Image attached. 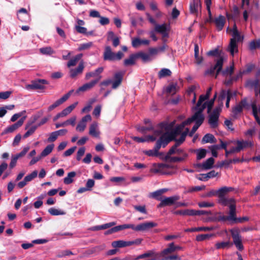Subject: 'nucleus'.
<instances>
[{"label": "nucleus", "mask_w": 260, "mask_h": 260, "mask_svg": "<svg viewBox=\"0 0 260 260\" xmlns=\"http://www.w3.org/2000/svg\"><path fill=\"white\" fill-rule=\"evenodd\" d=\"M214 204L212 202H201L198 203V206L200 208H205V207H211L214 206Z\"/></svg>", "instance_id": "nucleus-63"}, {"label": "nucleus", "mask_w": 260, "mask_h": 260, "mask_svg": "<svg viewBox=\"0 0 260 260\" xmlns=\"http://www.w3.org/2000/svg\"><path fill=\"white\" fill-rule=\"evenodd\" d=\"M149 43V40L146 39L141 40L138 38H133L132 42V46L134 48H137L141 45H148Z\"/></svg>", "instance_id": "nucleus-26"}, {"label": "nucleus", "mask_w": 260, "mask_h": 260, "mask_svg": "<svg viewBox=\"0 0 260 260\" xmlns=\"http://www.w3.org/2000/svg\"><path fill=\"white\" fill-rule=\"evenodd\" d=\"M216 141V139L214 136L210 134H207L205 135L203 139H202V143H215Z\"/></svg>", "instance_id": "nucleus-37"}, {"label": "nucleus", "mask_w": 260, "mask_h": 260, "mask_svg": "<svg viewBox=\"0 0 260 260\" xmlns=\"http://www.w3.org/2000/svg\"><path fill=\"white\" fill-rule=\"evenodd\" d=\"M171 71L166 68L162 69L158 73V76L159 78H164L171 75Z\"/></svg>", "instance_id": "nucleus-45"}, {"label": "nucleus", "mask_w": 260, "mask_h": 260, "mask_svg": "<svg viewBox=\"0 0 260 260\" xmlns=\"http://www.w3.org/2000/svg\"><path fill=\"white\" fill-rule=\"evenodd\" d=\"M235 39H231L229 45L228 46V50L230 52L232 56H234L235 53L238 52V45Z\"/></svg>", "instance_id": "nucleus-25"}, {"label": "nucleus", "mask_w": 260, "mask_h": 260, "mask_svg": "<svg viewBox=\"0 0 260 260\" xmlns=\"http://www.w3.org/2000/svg\"><path fill=\"white\" fill-rule=\"evenodd\" d=\"M204 120V116L203 114H201V112H195L191 117L188 118L186 120L183 121L180 124L177 125L176 127L178 130L177 131L179 134H180L185 126L188 124H190L192 122L195 121L196 123L193 125L191 131L188 133L190 137H192L194 133L200 127V126L202 124Z\"/></svg>", "instance_id": "nucleus-2"}, {"label": "nucleus", "mask_w": 260, "mask_h": 260, "mask_svg": "<svg viewBox=\"0 0 260 260\" xmlns=\"http://www.w3.org/2000/svg\"><path fill=\"white\" fill-rule=\"evenodd\" d=\"M177 85L176 83L170 84L166 88V92L170 94H174L177 91Z\"/></svg>", "instance_id": "nucleus-47"}, {"label": "nucleus", "mask_w": 260, "mask_h": 260, "mask_svg": "<svg viewBox=\"0 0 260 260\" xmlns=\"http://www.w3.org/2000/svg\"><path fill=\"white\" fill-rule=\"evenodd\" d=\"M231 234L233 239V242L236 247L239 250L243 249V246L242 243V238L239 233L240 231L238 229H233L231 230Z\"/></svg>", "instance_id": "nucleus-7"}, {"label": "nucleus", "mask_w": 260, "mask_h": 260, "mask_svg": "<svg viewBox=\"0 0 260 260\" xmlns=\"http://www.w3.org/2000/svg\"><path fill=\"white\" fill-rule=\"evenodd\" d=\"M209 98L206 96V94L203 95L202 94L200 96L199 101L197 104L196 106L194 108V109L196 110L197 111L199 110L200 108L201 107V106L203 105V103L206 100L208 99Z\"/></svg>", "instance_id": "nucleus-44"}, {"label": "nucleus", "mask_w": 260, "mask_h": 260, "mask_svg": "<svg viewBox=\"0 0 260 260\" xmlns=\"http://www.w3.org/2000/svg\"><path fill=\"white\" fill-rule=\"evenodd\" d=\"M136 56H137L134 54L130 55L128 58L125 59L124 60V65L127 66L134 64L135 62V59Z\"/></svg>", "instance_id": "nucleus-50"}, {"label": "nucleus", "mask_w": 260, "mask_h": 260, "mask_svg": "<svg viewBox=\"0 0 260 260\" xmlns=\"http://www.w3.org/2000/svg\"><path fill=\"white\" fill-rule=\"evenodd\" d=\"M178 146H179L177 145V144L175 143V145L172 146V147L169 150V152L166 154V159H169L170 158L171 155L176 154Z\"/></svg>", "instance_id": "nucleus-54"}, {"label": "nucleus", "mask_w": 260, "mask_h": 260, "mask_svg": "<svg viewBox=\"0 0 260 260\" xmlns=\"http://www.w3.org/2000/svg\"><path fill=\"white\" fill-rule=\"evenodd\" d=\"M124 74V72H117L114 74V80L112 82V88L116 89L121 84Z\"/></svg>", "instance_id": "nucleus-15"}, {"label": "nucleus", "mask_w": 260, "mask_h": 260, "mask_svg": "<svg viewBox=\"0 0 260 260\" xmlns=\"http://www.w3.org/2000/svg\"><path fill=\"white\" fill-rule=\"evenodd\" d=\"M180 197L178 196H174L170 197H165L160 200V203L158 205V208L164 206H171L179 200Z\"/></svg>", "instance_id": "nucleus-11"}, {"label": "nucleus", "mask_w": 260, "mask_h": 260, "mask_svg": "<svg viewBox=\"0 0 260 260\" xmlns=\"http://www.w3.org/2000/svg\"><path fill=\"white\" fill-rule=\"evenodd\" d=\"M35 120L33 121H29L26 124L25 128V129H28V131L23 135L24 138H26L30 135H32L37 129V127H38V125H31L32 123L35 122Z\"/></svg>", "instance_id": "nucleus-20"}, {"label": "nucleus", "mask_w": 260, "mask_h": 260, "mask_svg": "<svg viewBox=\"0 0 260 260\" xmlns=\"http://www.w3.org/2000/svg\"><path fill=\"white\" fill-rule=\"evenodd\" d=\"M95 101V100L92 99L90 101H89L88 104L85 106L81 110L82 113H88L90 111L92 104Z\"/></svg>", "instance_id": "nucleus-55"}, {"label": "nucleus", "mask_w": 260, "mask_h": 260, "mask_svg": "<svg viewBox=\"0 0 260 260\" xmlns=\"http://www.w3.org/2000/svg\"><path fill=\"white\" fill-rule=\"evenodd\" d=\"M40 51L41 53L46 55H51L54 53V51L50 47L41 48Z\"/></svg>", "instance_id": "nucleus-56"}, {"label": "nucleus", "mask_w": 260, "mask_h": 260, "mask_svg": "<svg viewBox=\"0 0 260 260\" xmlns=\"http://www.w3.org/2000/svg\"><path fill=\"white\" fill-rule=\"evenodd\" d=\"M230 203L226 204V206H229L230 208L229 215L228 217L229 218V221H235L236 220V203L234 199L232 202H229Z\"/></svg>", "instance_id": "nucleus-17"}, {"label": "nucleus", "mask_w": 260, "mask_h": 260, "mask_svg": "<svg viewBox=\"0 0 260 260\" xmlns=\"http://www.w3.org/2000/svg\"><path fill=\"white\" fill-rule=\"evenodd\" d=\"M99 250H100V247L99 246L94 247L85 251L83 253V255L84 256H88L89 255L94 253Z\"/></svg>", "instance_id": "nucleus-51"}, {"label": "nucleus", "mask_w": 260, "mask_h": 260, "mask_svg": "<svg viewBox=\"0 0 260 260\" xmlns=\"http://www.w3.org/2000/svg\"><path fill=\"white\" fill-rule=\"evenodd\" d=\"M92 46H93V43L91 42L81 44L79 45L78 50L82 51V50H88Z\"/></svg>", "instance_id": "nucleus-52"}, {"label": "nucleus", "mask_w": 260, "mask_h": 260, "mask_svg": "<svg viewBox=\"0 0 260 260\" xmlns=\"http://www.w3.org/2000/svg\"><path fill=\"white\" fill-rule=\"evenodd\" d=\"M91 120V117L89 114L86 115L79 122L76 127V130L80 132L84 131L86 127L87 122Z\"/></svg>", "instance_id": "nucleus-12"}, {"label": "nucleus", "mask_w": 260, "mask_h": 260, "mask_svg": "<svg viewBox=\"0 0 260 260\" xmlns=\"http://www.w3.org/2000/svg\"><path fill=\"white\" fill-rule=\"evenodd\" d=\"M232 243L230 242L229 241L226 242H217L215 244L216 248L217 249H224L228 248L232 246Z\"/></svg>", "instance_id": "nucleus-39"}, {"label": "nucleus", "mask_w": 260, "mask_h": 260, "mask_svg": "<svg viewBox=\"0 0 260 260\" xmlns=\"http://www.w3.org/2000/svg\"><path fill=\"white\" fill-rule=\"evenodd\" d=\"M104 70V67H99L93 72L87 73L85 75V79L88 80L91 77H97L96 80H100L102 78V76L100 75L103 73Z\"/></svg>", "instance_id": "nucleus-16"}, {"label": "nucleus", "mask_w": 260, "mask_h": 260, "mask_svg": "<svg viewBox=\"0 0 260 260\" xmlns=\"http://www.w3.org/2000/svg\"><path fill=\"white\" fill-rule=\"evenodd\" d=\"M74 90H71L68 93L64 94L60 99L57 100L60 105L66 102L71 96V94L73 92Z\"/></svg>", "instance_id": "nucleus-60"}, {"label": "nucleus", "mask_w": 260, "mask_h": 260, "mask_svg": "<svg viewBox=\"0 0 260 260\" xmlns=\"http://www.w3.org/2000/svg\"><path fill=\"white\" fill-rule=\"evenodd\" d=\"M206 150L205 149H200L197 150V159H201L204 158L206 155Z\"/></svg>", "instance_id": "nucleus-57"}, {"label": "nucleus", "mask_w": 260, "mask_h": 260, "mask_svg": "<svg viewBox=\"0 0 260 260\" xmlns=\"http://www.w3.org/2000/svg\"><path fill=\"white\" fill-rule=\"evenodd\" d=\"M188 132L189 129L186 128L185 131L181 134V137L179 139L177 140L176 139V138H175L174 140H175V143L177 144V145L180 146L185 141V137L188 134Z\"/></svg>", "instance_id": "nucleus-40"}, {"label": "nucleus", "mask_w": 260, "mask_h": 260, "mask_svg": "<svg viewBox=\"0 0 260 260\" xmlns=\"http://www.w3.org/2000/svg\"><path fill=\"white\" fill-rule=\"evenodd\" d=\"M84 69V63L83 61H80L78 67L75 69H71L70 70V76L72 78H75L77 76L81 75Z\"/></svg>", "instance_id": "nucleus-13"}, {"label": "nucleus", "mask_w": 260, "mask_h": 260, "mask_svg": "<svg viewBox=\"0 0 260 260\" xmlns=\"http://www.w3.org/2000/svg\"><path fill=\"white\" fill-rule=\"evenodd\" d=\"M229 95H230V98H232V93L230 90L226 91L225 90H222L219 96L218 100L221 102V103H222L223 100L225 98L227 99Z\"/></svg>", "instance_id": "nucleus-41"}, {"label": "nucleus", "mask_w": 260, "mask_h": 260, "mask_svg": "<svg viewBox=\"0 0 260 260\" xmlns=\"http://www.w3.org/2000/svg\"><path fill=\"white\" fill-rule=\"evenodd\" d=\"M137 56L141 57L142 59L145 62L150 61L152 60L151 56L149 53L140 52L137 54Z\"/></svg>", "instance_id": "nucleus-49"}, {"label": "nucleus", "mask_w": 260, "mask_h": 260, "mask_svg": "<svg viewBox=\"0 0 260 260\" xmlns=\"http://www.w3.org/2000/svg\"><path fill=\"white\" fill-rule=\"evenodd\" d=\"M215 64L214 66L211 67L209 69L205 71V75H214L215 71V78H217L219 73L222 71V68L224 62V58L223 56H219L217 59L215 60Z\"/></svg>", "instance_id": "nucleus-5"}, {"label": "nucleus", "mask_w": 260, "mask_h": 260, "mask_svg": "<svg viewBox=\"0 0 260 260\" xmlns=\"http://www.w3.org/2000/svg\"><path fill=\"white\" fill-rule=\"evenodd\" d=\"M48 82L44 79H39L32 81L31 84L25 85V89L27 90L43 89L45 88V84Z\"/></svg>", "instance_id": "nucleus-8"}, {"label": "nucleus", "mask_w": 260, "mask_h": 260, "mask_svg": "<svg viewBox=\"0 0 260 260\" xmlns=\"http://www.w3.org/2000/svg\"><path fill=\"white\" fill-rule=\"evenodd\" d=\"M246 105V101L245 100H243L241 101V102L239 103L238 105L236 106L233 109V113L235 115H237L240 113H241L243 108Z\"/></svg>", "instance_id": "nucleus-31"}, {"label": "nucleus", "mask_w": 260, "mask_h": 260, "mask_svg": "<svg viewBox=\"0 0 260 260\" xmlns=\"http://www.w3.org/2000/svg\"><path fill=\"white\" fill-rule=\"evenodd\" d=\"M201 11L200 0H192L189 4L190 13L197 16Z\"/></svg>", "instance_id": "nucleus-10"}, {"label": "nucleus", "mask_w": 260, "mask_h": 260, "mask_svg": "<svg viewBox=\"0 0 260 260\" xmlns=\"http://www.w3.org/2000/svg\"><path fill=\"white\" fill-rule=\"evenodd\" d=\"M188 156L187 153L183 152V155L178 157H171L168 159L171 162L182 161H184Z\"/></svg>", "instance_id": "nucleus-46"}, {"label": "nucleus", "mask_w": 260, "mask_h": 260, "mask_svg": "<svg viewBox=\"0 0 260 260\" xmlns=\"http://www.w3.org/2000/svg\"><path fill=\"white\" fill-rule=\"evenodd\" d=\"M234 63H233L232 66H231L229 67H227L225 70H223L221 72V74L224 77H225L228 75L231 76L234 72Z\"/></svg>", "instance_id": "nucleus-48"}, {"label": "nucleus", "mask_w": 260, "mask_h": 260, "mask_svg": "<svg viewBox=\"0 0 260 260\" xmlns=\"http://www.w3.org/2000/svg\"><path fill=\"white\" fill-rule=\"evenodd\" d=\"M102 110L101 105H97L94 109L93 111L92 112L93 115L95 116L96 117H99L100 115L101 112Z\"/></svg>", "instance_id": "nucleus-64"}, {"label": "nucleus", "mask_w": 260, "mask_h": 260, "mask_svg": "<svg viewBox=\"0 0 260 260\" xmlns=\"http://www.w3.org/2000/svg\"><path fill=\"white\" fill-rule=\"evenodd\" d=\"M37 174L38 172L37 171H33L31 174L25 177V178H24L25 179V181H26V182L27 183L31 181L33 179L37 177Z\"/></svg>", "instance_id": "nucleus-62"}, {"label": "nucleus", "mask_w": 260, "mask_h": 260, "mask_svg": "<svg viewBox=\"0 0 260 260\" xmlns=\"http://www.w3.org/2000/svg\"><path fill=\"white\" fill-rule=\"evenodd\" d=\"M249 48L251 50L260 48V39L251 42L249 44Z\"/></svg>", "instance_id": "nucleus-61"}, {"label": "nucleus", "mask_w": 260, "mask_h": 260, "mask_svg": "<svg viewBox=\"0 0 260 260\" xmlns=\"http://www.w3.org/2000/svg\"><path fill=\"white\" fill-rule=\"evenodd\" d=\"M107 40L112 41V45L114 47H116L120 44V38L115 36L114 33L112 31L108 32Z\"/></svg>", "instance_id": "nucleus-22"}, {"label": "nucleus", "mask_w": 260, "mask_h": 260, "mask_svg": "<svg viewBox=\"0 0 260 260\" xmlns=\"http://www.w3.org/2000/svg\"><path fill=\"white\" fill-rule=\"evenodd\" d=\"M25 119V117L24 116V117L21 118L20 119H19L16 123L7 127L5 130V133H11L14 132L17 129H18L19 127H20L22 125Z\"/></svg>", "instance_id": "nucleus-18"}, {"label": "nucleus", "mask_w": 260, "mask_h": 260, "mask_svg": "<svg viewBox=\"0 0 260 260\" xmlns=\"http://www.w3.org/2000/svg\"><path fill=\"white\" fill-rule=\"evenodd\" d=\"M112 246L114 248H122L129 246V241L123 240L115 241L112 243Z\"/></svg>", "instance_id": "nucleus-34"}, {"label": "nucleus", "mask_w": 260, "mask_h": 260, "mask_svg": "<svg viewBox=\"0 0 260 260\" xmlns=\"http://www.w3.org/2000/svg\"><path fill=\"white\" fill-rule=\"evenodd\" d=\"M214 22L217 29L219 31H220L222 29L224 25L225 22V18L223 16L219 15L218 17L215 18Z\"/></svg>", "instance_id": "nucleus-23"}, {"label": "nucleus", "mask_w": 260, "mask_h": 260, "mask_svg": "<svg viewBox=\"0 0 260 260\" xmlns=\"http://www.w3.org/2000/svg\"><path fill=\"white\" fill-rule=\"evenodd\" d=\"M98 124L96 122H93L89 127V134L93 137H98L100 132L98 129Z\"/></svg>", "instance_id": "nucleus-29"}, {"label": "nucleus", "mask_w": 260, "mask_h": 260, "mask_svg": "<svg viewBox=\"0 0 260 260\" xmlns=\"http://www.w3.org/2000/svg\"><path fill=\"white\" fill-rule=\"evenodd\" d=\"M82 56L83 54L82 53L76 55L68 61L67 63V67L68 68H70L71 67L76 66L78 61L82 58Z\"/></svg>", "instance_id": "nucleus-33"}, {"label": "nucleus", "mask_w": 260, "mask_h": 260, "mask_svg": "<svg viewBox=\"0 0 260 260\" xmlns=\"http://www.w3.org/2000/svg\"><path fill=\"white\" fill-rule=\"evenodd\" d=\"M233 190V188L231 187H222L216 190V196L218 197V203L223 206H226V204L232 202L233 198H228L225 195L229 192Z\"/></svg>", "instance_id": "nucleus-3"}, {"label": "nucleus", "mask_w": 260, "mask_h": 260, "mask_svg": "<svg viewBox=\"0 0 260 260\" xmlns=\"http://www.w3.org/2000/svg\"><path fill=\"white\" fill-rule=\"evenodd\" d=\"M214 162V159L212 157H210L202 164H199L198 166L205 170L211 169Z\"/></svg>", "instance_id": "nucleus-30"}, {"label": "nucleus", "mask_w": 260, "mask_h": 260, "mask_svg": "<svg viewBox=\"0 0 260 260\" xmlns=\"http://www.w3.org/2000/svg\"><path fill=\"white\" fill-rule=\"evenodd\" d=\"M54 144H50L47 146V147L43 150L41 153L42 157H44L49 154L54 148Z\"/></svg>", "instance_id": "nucleus-43"}, {"label": "nucleus", "mask_w": 260, "mask_h": 260, "mask_svg": "<svg viewBox=\"0 0 260 260\" xmlns=\"http://www.w3.org/2000/svg\"><path fill=\"white\" fill-rule=\"evenodd\" d=\"M219 116L215 114L211 113L209 116V123L211 127L215 128L218 126Z\"/></svg>", "instance_id": "nucleus-28"}, {"label": "nucleus", "mask_w": 260, "mask_h": 260, "mask_svg": "<svg viewBox=\"0 0 260 260\" xmlns=\"http://www.w3.org/2000/svg\"><path fill=\"white\" fill-rule=\"evenodd\" d=\"M205 187H206L205 185H202L201 186H197L189 187L188 188V189L187 190L186 192L187 193H189V192L199 191L205 189Z\"/></svg>", "instance_id": "nucleus-53"}, {"label": "nucleus", "mask_w": 260, "mask_h": 260, "mask_svg": "<svg viewBox=\"0 0 260 260\" xmlns=\"http://www.w3.org/2000/svg\"><path fill=\"white\" fill-rule=\"evenodd\" d=\"M170 168H176L171 165L166 164H154L153 168L151 170L152 172L154 173H159L162 174H170L169 172L166 171L167 169Z\"/></svg>", "instance_id": "nucleus-9"}, {"label": "nucleus", "mask_w": 260, "mask_h": 260, "mask_svg": "<svg viewBox=\"0 0 260 260\" xmlns=\"http://www.w3.org/2000/svg\"><path fill=\"white\" fill-rule=\"evenodd\" d=\"M76 175V173L75 172H71L68 174L67 177H66L63 179V182L66 184H70L72 183L74 180L73 178Z\"/></svg>", "instance_id": "nucleus-38"}, {"label": "nucleus", "mask_w": 260, "mask_h": 260, "mask_svg": "<svg viewBox=\"0 0 260 260\" xmlns=\"http://www.w3.org/2000/svg\"><path fill=\"white\" fill-rule=\"evenodd\" d=\"M245 86L249 90L254 89L255 96L260 97V78L247 80Z\"/></svg>", "instance_id": "nucleus-6"}, {"label": "nucleus", "mask_w": 260, "mask_h": 260, "mask_svg": "<svg viewBox=\"0 0 260 260\" xmlns=\"http://www.w3.org/2000/svg\"><path fill=\"white\" fill-rule=\"evenodd\" d=\"M157 226V224L153 221H147L138 224V232H145Z\"/></svg>", "instance_id": "nucleus-14"}, {"label": "nucleus", "mask_w": 260, "mask_h": 260, "mask_svg": "<svg viewBox=\"0 0 260 260\" xmlns=\"http://www.w3.org/2000/svg\"><path fill=\"white\" fill-rule=\"evenodd\" d=\"M48 212L53 216L62 215L66 214V212L63 210L57 209L54 208H51L48 209Z\"/></svg>", "instance_id": "nucleus-42"}, {"label": "nucleus", "mask_w": 260, "mask_h": 260, "mask_svg": "<svg viewBox=\"0 0 260 260\" xmlns=\"http://www.w3.org/2000/svg\"><path fill=\"white\" fill-rule=\"evenodd\" d=\"M214 100H211L209 101L205 102L201 106V107L200 108L199 110L196 111V112H201V114H203V112L204 110L207 107V112L209 113L212 109V108L214 104Z\"/></svg>", "instance_id": "nucleus-24"}, {"label": "nucleus", "mask_w": 260, "mask_h": 260, "mask_svg": "<svg viewBox=\"0 0 260 260\" xmlns=\"http://www.w3.org/2000/svg\"><path fill=\"white\" fill-rule=\"evenodd\" d=\"M175 121H173L169 123L164 122L158 125V129L154 132V136H149V139L151 141H154L159 136L160 137L159 141H161V146L165 147L171 141L179 135L176 127L172 130L174 126Z\"/></svg>", "instance_id": "nucleus-1"}, {"label": "nucleus", "mask_w": 260, "mask_h": 260, "mask_svg": "<svg viewBox=\"0 0 260 260\" xmlns=\"http://www.w3.org/2000/svg\"><path fill=\"white\" fill-rule=\"evenodd\" d=\"M155 30L162 35L163 38L167 37L168 36L167 25L166 23L162 24H155Z\"/></svg>", "instance_id": "nucleus-21"}, {"label": "nucleus", "mask_w": 260, "mask_h": 260, "mask_svg": "<svg viewBox=\"0 0 260 260\" xmlns=\"http://www.w3.org/2000/svg\"><path fill=\"white\" fill-rule=\"evenodd\" d=\"M173 242L169 244L168 247L164 249L160 253V256L162 258H165L166 256H169L168 255L174 252V249L173 248Z\"/></svg>", "instance_id": "nucleus-32"}, {"label": "nucleus", "mask_w": 260, "mask_h": 260, "mask_svg": "<svg viewBox=\"0 0 260 260\" xmlns=\"http://www.w3.org/2000/svg\"><path fill=\"white\" fill-rule=\"evenodd\" d=\"M78 104V102H76L74 104L71 105L70 106H68L61 112V114L63 115V117H65L67 115H69L76 108Z\"/></svg>", "instance_id": "nucleus-36"}, {"label": "nucleus", "mask_w": 260, "mask_h": 260, "mask_svg": "<svg viewBox=\"0 0 260 260\" xmlns=\"http://www.w3.org/2000/svg\"><path fill=\"white\" fill-rule=\"evenodd\" d=\"M252 109L253 115L256 121V122L260 124V119L258 116V109L256 106L255 104L252 105Z\"/></svg>", "instance_id": "nucleus-58"}, {"label": "nucleus", "mask_w": 260, "mask_h": 260, "mask_svg": "<svg viewBox=\"0 0 260 260\" xmlns=\"http://www.w3.org/2000/svg\"><path fill=\"white\" fill-rule=\"evenodd\" d=\"M123 53L118 51L116 53L112 51L110 46H106L103 53V59L104 60L114 61L120 60L123 56Z\"/></svg>", "instance_id": "nucleus-4"}, {"label": "nucleus", "mask_w": 260, "mask_h": 260, "mask_svg": "<svg viewBox=\"0 0 260 260\" xmlns=\"http://www.w3.org/2000/svg\"><path fill=\"white\" fill-rule=\"evenodd\" d=\"M99 82V80H94L88 83L83 84L76 91L77 93L85 92L92 88Z\"/></svg>", "instance_id": "nucleus-19"}, {"label": "nucleus", "mask_w": 260, "mask_h": 260, "mask_svg": "<svg viewBox=\"0 0 260 260\" xmlns=\"http://www.w3.org/2000/svg\"><path fill=\"white\" fill-rule=\"evenodd\" d=\"M236 144L237 145V146L236 147L237 152H238L246 147H251L253 145L251 142L246 141H237Z\"/></svg>", "instance_id": "nucleus-27"}, {"label": "nucleus", "mask_w": 260, "mask_h": 260, "mask_svg": "<svg viewBox=\"0 0 260 260\" xmlns=\"http://www.w3.org/2000/svg\"><path fill=\"white\" fill-rule=\"evenodd\" d=\"M213 236V234H201L196 237V240L198 241H202L206 239H209Z\"/></svg>", "instance_id": "nucleus-59"}, {"label": "nucleus", "mask_w": 260, "mask_h": 260, "mask_svg": "<svg viewBox=\"0 0 260 260\" xmlns=\"http://www.w3.org/2000/svg\"><path fill=\"white\" fill-rule=\"evenodd\" d=\"M214 229L213 227L210 226H201V227H198V228H193L191 229H187L185 230V232H200V231H212Z\"/></svg>", "instance_id": "nucleus-35"}]
</instances>
